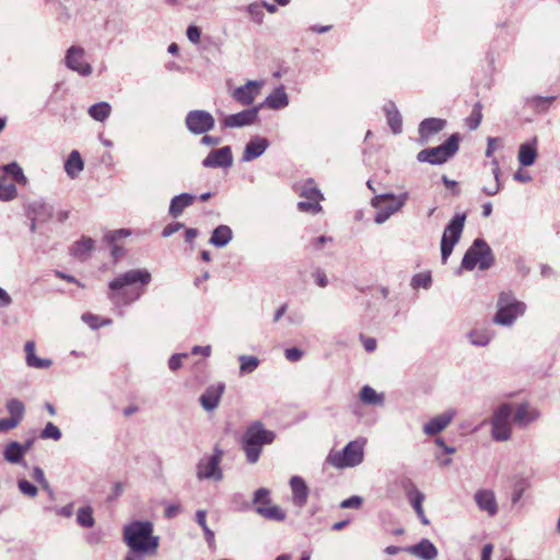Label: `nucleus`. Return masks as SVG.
Returning <instances> with one entry per match:
<instances>
[{"mask_svg":"<svg viewBox=\"0 0 560 560\" xmlns=\"http://www.w3.org/2000/svg\"><path fill=\"white\" fill-rule=\"evenodd\" d=\"M151 280L152 276L148 269H130L108 283V299L118 305H129L143 295L144 288Z\"/></svg>","mask_w":560,"mask_h":560,"instance_id":"obj_1","label":"nucleus"},{"mask_svg":"<svg viewBox=\"0 0 560 560\" xmlns=\"http://www.w3.org/2000/svg\"><path fill=\"white\" fill-rule=\"evenodd\" d=\"M154 526L150 521H133L122 528V540L132 552H155L159 537L153 535Z\"/></svg>","mask_w":560,"mask_h":560,"instance_id":"obj_2","label":"nucleus"},{"mask_svg":"<svg viewBox=\"0 0 560 560\" xmlns=\"http://www.w3.org/2000/svg\"><path fill=\"white\" fill-rule=\"evenodd\" d=\"M273 431L265 429L260 421L249 424L243 434L242 446L246 455V459L250 464L258 462L262 447L275 441Z\"/></svg>","mask_w":560,"mask_h":560,"instance_id":"obj_3","label":"nucleus"},{"mask_svg":"<svg viewBox=\"0 0 560 560\" xmlns=\"http://www.w3.org/2000/svg\"><path fill=\"white\" fill-rule=\"evenodd\" d=\"M366 438L350 441L341 451L330 452L327 462L337 469L352 468L362 464Z\"/></svg>","mask_w":560,"mask_h":560,"instance_id":"obj_4","label":"nucleus"},{"mask_svg":"<svg viewBox=\"0 0 560 560\" xmlns=\"http://www.w3.org/2000/svg\"><path fill=\"white\" fill-rule=\"evenodd\" d=\"M498 311L493 322L502 326H511L526 311L525 303L516 300L511 292H502L498 299Z\"/></svg>","mask_w":560,"mask_h":560,"instance_id":"obj_5","label":"nucleus"},{"mask_svg":"<svg viewBox=\"0 0 560 560\" xmlns=\"http://www.w3.org/2000/svg\"><path fill=\"white\" fill-rule=\"evenodd\" d=\"M459 140L458 133H453L442 144L421 150L417 154V160L432 165L443 164L458 151Z\"/></svg>","mask_w":560,"mask_h":560,"instance_id":"obj_6","label":"nucleus"},{"mask_svg":"<svg viewBox=\"0 0 560 560\" xmlns=\"http://www.w3.org/2000/svg\"><path fill=\"white\" fill-rule=\"evenodd\" d=\"M493 262L494 257L490 246L482 238H476L463 257L462 268L472 270L478 266L480 270H486Z\"/></svg>","mask_w":560,"mask_h":560,"instance_id":"obj_7","label":"nucleus"},{"mask_svg":"<svg viewBox=\"0 0 560 560\" xmlns=\"http://www.w3.org/2000/svg\"><path fill=\"white\" fill-rule=\"evenodd\" d=\"M408 192L398 196L394 194L376 195L371 200V206L377 209L374 221L376 224L385 223L394 213L398 212L406 203Z\"/></svg>","mask_w":560,"mask_h":560,"instance_id":"obj_8","label":"nucleus"},{"mask_svg":"<svg viewBox=\"0 0 560 560\" xmlns=\"http://www.w3.org/2000/svg\"><path fill=\"white\" fill-rule=\"evenodd\" d=\"M466 213H456L446 224L441 238V260L446 264L455 245L459 242L466 222Z\"/></svg>","mask_w":560,"mask_h":560,"instance_id":"obj_9","label":"nucleus"},{"mask_svg":"<svg viewBox=\"0 0 560 560\" xmlns=\"http://www.w3.org/2000/svg\"><path fill=\"white\" fill-rule=\"evenodd\" d=\"M513 408L510 404L500 405L493 412L491 419V434L493 440L504 442L511 439L512 425L511 417Z\"/></svg>","mask_w":560,"mask_h":560,"instance_id":"obj_10","label":"nucleus"},{"mask_svg":"<svg viewBox=\"0 0 560 560\" xmlns=\"http://www.w3.org/2000/svg\"><path fill=\"white\" fill-rule=\"evenodd\" d=\"M223 457V451L218 446L214 447L213 454L202 457L196 467V476L199 480L221 481L223 472L220 463Z\"/></svg>","mask_w":560,"mask_h":560,"instance_id":"obj_11","label":"nucleus"},{"mask_svg":"<svg viewBox=\"0 0 560 560\" xmlns=\"http://www.w3.org/2000/svg\"><path fill=\"white\" fill-rule=\"evenodd\" d=\"M215 120L213 116L202 109H195L187 113L185 118L186 128L192 135H205L213 129Z\"/></svg>","mask_w":560,"mask_h":560,"instance_id":"obj_12","label":"nucleus"},{"mask_svg":"<svg viewBox=\"0 0 560 560\" xmlns=\"http://www.w3.org/2000/svg\"><path fill=\"white\" fill-rule=\"evenodd\" d=\"M85 50L81 46H71L65 55V65L71 71L82 77H89L93 72L92 66L84 60Z\"/></svg>","mask_w":560,"mask_h":560,"instance_id":"obj_13","label":"nucleus"},{"mask_svg":"<svg viewBox=\"0 0 560 560\" xmlns=\"http://www.w3.org/2000/svg\"><path fill=\"white\" fill-rule=\"evenodd\" d=\"M201 164L206 168H229L233 164L232 149L229 145L214 149L202 160Z\"/></svg>","mask_w":560,"mask_h":560,"instance_id":"obj_14","label":"nucleus"},{"mask_svg":"<svg viewBox=\"0 0 560 560\" xmlns=\"http://www.w3.org/2000/svg\"><path fill=\"white\" fill-rule=\"evenodd\" d=\"M262 84V81L250 80L244 85L236 88L232 93V97L242 105H252L255 97L259 94Z\"/></svg>","mask_w":560,"mask_h":560,"instance_id":"obj_15","label":"nucleus"},{"mask_svg":"<svg viewBox=\"0 0 560 560\" xmlns=\"http://www.w3.org/2000/svg\"><path fill=\"white\" fill-rule=\"evenodd\" d=\"M258 107H252L237 114L229 115L223 119L222 125L224 128H241L249 126L258 118Z\"/></svg>","mask_w":560,"mask_h":560,"instance_id":"obj_16","label":"nucleus"},{"mask_svg":"<svg viewBox=\"0 0 560 560\" xmlns=\"http://www.w3.org/2000/svg\"><path fill=\"white\" fill-rule=\"evenodd\" d=\"M224 389L225 385L223 383L208 386L203 394L199 397L201 407L206 411H213L219 406Z\"/></svg>","mask_w":560,"mask_h":560,"instance_id":"obj_17","label":"nucleus"},{"mask_svg":"<svg viewBox=\"0 0 560 560\" xmlns=\"http://www.w3.org/2000/svg\"><path fill=\"white\" fill-rule=\"evenodd\" d=\"M454 417V410H447L443 413L433 417L423 425L424 434L432 436L442 432L450 425Z\"/></svg>","mask_w":560,"mask_h":560,"instance_id":"obj_18","label":"nucleus"},{"mask_svg":"<svg viewBox=\"0 0 560 560\" xmlns=\"http://www.w3.org/2000/svg\"><path fill=\"white\" fill-rule=\"evenodd\" d=\"M474 499L479 510L486 512L489 516H494L498 513V503L492 490H478Z\"/></svg>","mask_w":560,"mask_h":560,"instance_id":"obj_19","label":"nucleus"},{"mask_svg":"<svg viewBox=\"0 0 560 560\" xmlns=\"http://www.w3.org/2000/svg\"><path fill=\"white\" fill-rule=\"evenodd\" d=\"M268 147H269V141L266 138H262L259 136L252 138L245 145L242 161L250 162V161L261 156Z\"/></svg>","mask_w":560,"mask_h":560,"instance_id":"obj_20","label":"nucleus"},{"mask_svg":"<svg viewBox=\"0 0 560 560\" xmlns=\"http://www.w3.org/2000/svg\"><path fill=\"white\" fill-rule=\"evenodd\" d=\"M405 550L421 560H433L439 555L438 548L427 538L421 539L413 546L407 547Z\"/></svg>","mask_w":560,"mask_h":560,"instance_id":"obj_21","label":"nucleus"},{"mask_svg":"<svg viewBox=\"0 0 560 560\" xmlns=\"http://www.w3.org/2000/svg\"><path fill=\"white\" fill-rule=\"evenodd\" d=\"M446 125L444 119L427 118L419 125V136L421 143H427L429 139L440 132Z\"/></svg>","mask_w":560,"mask_h":560,"instance_id":"obj_22","label":"nucleus"},{"mask_svg":"<svg viewBox=\"0 0 560 560\" xmlns=\"http://www.w3.org/2000/svg\"><path fill=\"white\" fill-rule=\"evenodd\" d=\"M539 416L540 413L537 409L530 408L527 404H522L517 406L514 412L513 421L520 427H526L529 423L536 421Z\"/></svg>","mask_w":560,"mask_h":560,"instance_id":"obj_23","label":"nucleus"},{"mask_svg":"<svg viewBox=\"0 0 560 560\" xmlns=\"http://www.w3.org/2000/svg\"><path fill=\"white\" fill-rule=\"evenodd\" d=\"M290 486L293 493L294 504L300 508L304 506L308 497V488L305 481L299 476H293L290 479Z\"/></svg>","mask_w":560,"mask_h":560,"instance_id":"obj_24","label":"nucleus"},{"mask_svg":"<svg viewBox=\"0 0 560 560\" xmlns=\"http://www.w3.org/2000/svg\"><path fill=\"white\" fill-rule=\"evenodd\" d=\"M360 400L368 406L383 407L385 394L376 392L370 385H364L359 393Z\"/></svg>","mask_w":560,"mask_h":560,"instance_id":"obj_25","label":"nucleus"},{"mask_svg":"<svg viewBox=\"0 0 560 560\" xmlns=\"http://www.w3.org/2000/svg\"><path fill=\"white\" fill-rule=\"evenodd\" d=\"M194 200L195 196L187 192L173 197L170 203L168 213L173 218L179 217L183 213L184 209L189 207L194 202Z\"/></svg>","mask_w":560,"mask_h":560,"instance_id":"obj_26","label":"nucleus"},{"mask_svg":"<svg viewBox=\"0 0 560 560\" xmlns=\"http://www.w3.org/2000/svg\"><path fill=\"white\" fill-rule=\"evenodd\" d=\"M407 495L410 501V504L412 505V508H413L417 516L420 518L421 523L423 525H429L430 522H429L428 517L425 516L424 510L422 506V503L425 498L424 494L413 486L412 489L410 491H408Z\"/></svg>","mask_w":560,"mask_h":560,"instance_id":"obj_27","label":"nucleus"},{"mask_svg":"<svg viewBox=\"0 0 560 560\" xmlns=\"http://www.w3.org/2000/svg\"><path fill=\"white\" fill-rule=\"evenodd\" d=\"M94 248V241L90 237H82L70 247V254L80 260H85Z\"/></svg>","mask_w":560,"mask_h":560,"instance_id":"obj_28","label":"nucleus"},{"mask_svg":"<svg viewBox=\"0 0 560 560\" xmlns=\"http://www.w3.org/2000/svg\"><path fill=\"white\" fill-rule=\"evenodd\" d=\"M266 105L271 109H281L289 105L288 94L282 85L275 89L266 98Z\"/></svg>","mask_w":560,"mask_h":560,"instance_id":"obj_29","label":"nucleus"},{"mask_svg":"<svg viewBox=\"0 0 560 560\" xmlns=\"http://www.w3.org/2000/svg\"><path fill=\"white\" fill-rule=\"evenodd\" d=\"M84 162L79 153V151L73 150L69 154L66 163H65V171L67 175L74 179L79 176V174L83 171Z\"/></svg>","mask_w":560,"mask_h":560,"instance_id":"obj_30","label":"nucleus"},{"mask_svg":"<svg viewBox=\"0 0 560 560\" xmlns=\"http://www.w3.org/2000/svg\"><path fill=\"white\" fill-rule=\"evenodd\" d=\"M24 350L26 353V364L28 366L36 369H48L51 365V360L36 357L34 341H27L24 346Z\"/></svg>","mask_w":560,"mask_h":560,"instance_id":"obj_31","label":"nucleus"},{"mask_svg":"<svg viewBox=\"0 0 560 560\" xmlns=\"http://www.w3.org/2000/svg\"><path fill=\"white\" fill-rule=\"evenodd\" d=\"M232 230L228 225H219L213 230L209 243L215 247H224L232 241Z\"/></svg>","mask_w":560,"mask_h":560,"instance_id":"obj_32","label":"nucleus"},{"mask_svg":"<svg viewBox=\"0 0 560 560\" xmlns=\"http://www.w3.org/2000/svg\"><path fill=\"white\" fill-rule=\"evenodd\" d=\"M24 455L22 444L16 441L8 443L3 450V458L10 464H20Z\"/></svg>","mask_w":560,"mask_h":560,"instance_id":"obj_33","label":"nucleus"},{"mask_svg":"<svg viewBox=\"0 0 560 560\" xmlns=\"http://www.w3.org/2000/svg\"><path fill=\"white\" fill-rule=\"evenodd\" d=\"M535 140L533 143H523L520 147L518 151V162L522 166H530L535 163L537 158V149L535 145Z\"/></svg>","mask_w":560,"mask_h":560,"instance_id":"obj_34","label":"nucleus"},{"mask_svg":"<svg viewBox=\"0 0 560 560\" xmlns=\"http://www.w3.org/2000/svg\"><path fill=\"white\" fill-rule=\"evenodd\" d=\"M386 117H387V124L390 127L392 131L394 133H400L401 132V116L396 108V105L392 102L387 103L384 107Z\"/></svg>","mask_w":560,"mask_h":560,"instance_id":"obj_35","label":"nucleus"},{"mask_svg":"<svg viewBox=\"0 0 560 560\" xmlns=\"http://www.w3.org/2000/svg\"><path fill=\"white\" fill-rule=\"evenodd\" d=\"M256 512L264 518L270 520V521L281 522L285 518L284 511L278 505H271V506L258 505L256 508Z\"/></svg>","mask_w":560,"mask_h":560,"instance_id":"obj_36","label":"nucleus"},{"mask_svg":"<svg viewBox=\"0 0 560 560\" xmlns=\"http://www.w3.org/2000/svg\"><path fill=\"white\" fill-rule=\"evenodd\" d=\"M112 112V107L107 102H100L89 107V115L97 121L106 120Z\"/></svg>","mask_w":560,"mask_h":560,"instance_id":"obj_37","label":"nucleus"},{"mask_svg":"<svg viewBox=\"0 0 560 560\" xmlns=\"http://www.w3.org/2000/svg\"><path fill=\"white\" fill-rule=\"evenodd\" d=\"M469 342L477 347H486L491 341V334L486 329H472L467 334Z\"/></svg>","mask_w":560,"mask_h":560,"instance_id":"obj_38","label":"nucleus"},{"mask_svg":"<svg viewBox=\"0 0 560 560\" xmlns=\"http://www.w3.org/2000/svg\"><path fill=\"white\" fill-rule=\"evenodd\" d=\"M0 171H2L5 175H11L13 180L16 183V184H22V185H25L26 184V177L23 173V170L21 168V166L16 163V162H12V163H9V164H5L3 166L0 167Z\"/></svg>","mask_w":560,"mask_h":560,"instance_id":"obj_39","label":"nucleus"},{"mask_svg":"<svg viewBox=\"0 0 560 560\" xmlns=\"http://www.w3.org/2000/svg\"><path fill=\"white\" fill-rule=\"evenodd\" d=\"M300 196L308 199V200H322L323 195L320 190L316 187V184L313 179H307L302 184L300 188Z\"/></svg>","mask_w":560,"mask_h":560,"instance_id":"obj_40","label":"nucleus"},{"mask_svg":"<svg viewBox=\"0 0 560 560\" xmlns=\"http://www.w3.org/2000/svg\"><path fill=\"white\" fill-rule=\"evenodd\" d=\"M18 195V189L14 183L7 180L4 175H0V200L11 201Z\"/></svg>","mask_w":560,"mask_h":560,"instance_id":"obj_41","label":"nucleus"},{"mask_svg":"<svg viewBox=\"0 0 560 560\" xmlns=\"http://www.w3.org/2000/svg\"><path fill=\"white\" fill-rule=\"evenodd\" d=\"M5 407L10 413V418L16 419V422L21 423L25 413L24 404L20 399L12 398L7 401Z\"/></svg>","mask_w":560,"mask_h":560,"instance_id":"obj_42","label":"nucleus"},{"mask_svg":"<svg viewBox=\"0 0 560 560\" xmlns=\"http://www.w3.org/2000/svg\"><path fill=\"white\" fill-rule=\"evenodd\" d=\"M240 374H250L253 373L259 365V359L254 355H240Z\"/></svg>","mask_w":560,"mask_h":560,"instance_id":"obj_43","label":"nucleus"},{"mask_svg":"<svg viewBox=\"0 0 560 560\" xmlns=\"http://www.w3.org/2000/svg\"><path fill=\"white\" fill-rule=\"evenodd\" d=\"M491 164L493 166L492 174L494 176V182L489 186H483V188H482V191L488 196L497 195L501 188L500 178H499L500 177L499 162L497 159H493Z\"/></svg>","mask_w":560,"mask_h":560,"instance_id":"obj_44","label":"nucleus"},{"mask_svg":"<svg viewBox=\"0 0 560 560\" xmlns=\"http://www.w3.org/2000/svg\"><path fill=\"white\" fill-rule=\"evenodd\" d=\"M77 522L80 526L90 528L95 524V520L93 517V511L91 506H83L78 510L77 513Z\"/></svg>","mask_w":560,"mask_h":560,"instance_id":"obj_45","label":"nucleus"},{"mask_svg":"<svg viewBox=\"0 0 560 560\" xmlns=\"http://www.w3.org/2000/svg\"><path fill=\"white\" fill-rule=\"evenodd\" d=\"M246 12L250 16L252 21L258 25L264 23L265 12L264 4L260 2H253L246 7Z\"/></svg>","mask_w":560,"mask_h":560,"instance_id":"obj_46","label":"nucleus"},{"mask_svg":"<svg viewBox=\"0 0 560 560\" xmlns=\"http://www.w3.org/2000/svg\"><path fill=\"white\" fill-rule=\"evenodd\" d=\"M482 106L480 103H476L472 107L470 115L466 118V125L470 130H476L482 120Z\"/></svg>","mask_w":560,"mask_h":560,"instance_id":"obj_47","label":"nucleus"},{"mask_svg":"<svg viewBox=\"0 0 560 560\" xmlns=\"http://www.w3.org/2000/svg\"><path fill=\"white\" fill-rule=\"evenodd\" d=\"M40 438L44 440L51 439L54 441H59L61 439V431L52 422H48L43 429Z\"/></svg>","mask_w":560,"mask_h":560,"instance_id":"obj_48","label":"nucleus"},{"mask_svg":"<svg viewBox=\"0 0 560 560\" xmlns=\"http://www.w3.org/2000/svg\"><path fill=\"white\" fill-rule=\"evenodd\" d=\"M320 200H304L298 203V209L302 212L317 213L322 211Z\"/></svg>","mask_w":560,"mask_h":560,"instance_id":"obj_49","label":"nucleus"},{"mask_svg":"<svg viewBox=\"0 0 560 560\" xmlns=\"http://www.w3.org/2000/svg\"><path fill=\"white\" fill-rule=\"evenodd\" d=\"M270 491L267 488H259L254 493L253 504L268 505L270 503Z\"/></svg>","mask_w":560,"mask_h":560,"instance_id":"obj_50","label":"nucleus"},{"mask_svg":"<svg viewBox=\"0 0 560 560\" xmlns=\"http://www.w3.org/2000/svg\"><path fill=\"white\" fill-rule=\"evenodd\" d=\"M432 278L430 273H418L411 280V285L413 288H424L428 289L431 285Z\"/></svg>","mask_w":560,"mask_h":560,"instance_id":"obj_51","label":"nucleus"},{"mask_svg":"<svg viewBox=\"0 0 560 560\" xmlns=\"http://www.w3.org/2000/svg\"><path fill=\"white\" fill-rule=\"evenodd\" d=\"M18 487H19V490L23 494L31 497V498L36 497L38 493L37 487H35L33 483H31L30 481H27L25 479L19 480Z\"/></svg>","mask_w":560,"mask_h":560,"instance_id":"obj_52","label":"nucleus"},{"mask_svg":"<svg viewBox=\"0 0 560 560\" xmlns=\"http://www.w3.org/2000/svg\"><path fill=\"white\" fill-rule=\"evenodd\" d=\"M130 234L131 232L127 229L115 230L106 235V240L109 244H114L122 237H128Z\"/></svg>","mask_w":560,"mask_h":560,"instance_id":"obj_53","label":"nucleus"},{"mask_svg":"<svg viewBox=\"0 0 560 560\" xmlns=\"http://www.w3.org/2000/svg\"><path fill=\"white\" fill-rule=\"evenodd\" d=\"M188 357L187 353H176L168 359V369L173 372L182 368L183 359Z\"/></svg>","mask_w":560,"mask_h":560,"instance_id":"obj_54","label":"nucleus"},{"mask_svg":"<svg viewBox=\"0 0 560 560\" xmlns=\"http://www.w3.org/2000/svg\"><path fill=\"white\" fill-rule=\"evenodd\" d=\"M33 478L42 486L43 489L51 492L49 483L45 477V474L40 467H35L33 470Z\"/></svg>","mask_w":560,"mask_h":560,"instance_id":"obj_55","label":"nucleus"},{"mask_svg":"<svg viewBox=\"0 0 560 560\" xmlns=\"http://www.w3.org/2000/svg\"><path fill=\"white\" fill-rule=\"evenodd\" d=\"M362 498L359 495H352L340 503L342 509H359L362 504Z\"/></svg>","mask_w":560,"mask_h":560,"instance_id":"obj_56","label":"nucleus"},{"mask_svg":"<svg viewBox=\"0 0 560 560\" xmlns=\"http://www.w3.org/2000/svg\"><path fill=\"white\" fill-rule=\"evenodd\" d=\"M284 357L290 362H298L303 357V351L296 347L288 348L284 351Z\"/></svg>","mask_w":560,"mask_h":560,"instance_id":"obj_57","label":"nucleus"},{"mask_svg":"<svg viewBox=\"0 0 560 560\" xmlns=\"http://www.w3.org/2000/svg\"><path fill=\"white\" fill-rule=\"evenodd\" d=\"M186 35H187V38L192 44H197L200 40L201 31H200L199 27H197L195 25H190V26L187 27Z\"/></svg>","mask_w":560,"mask_h":560,"instance_id":"obj_58","label":"nucleus"},{"mask_svg":"<svg viewBox=\"0 0 560 560\" xmlns=\"http://www.w3.org/2000/svg\"><path fill=\"white\" fill-rule=\"evenodd\" d=\"M20 423L16 422V419L12 418H2L0 419V432H7L15 429Z\"/></svg>","mask_w":560,"mask_h":560,"instance_id":"obj_59","label":"nucleus"},{"mask_svg":"<svg viewBox=\"0 0 560 560\" xmlns=\"http://www.w3.org/2000/svg\"><path fill=\"white\" fill-rule=\"evenodd\" d=\"M124 492H125V483L121 481H116L113 485L112 493L108 495V500L113 501V500L119 498L120 495H122Z\"/></svg>","mask_w":560,"mask_h":560,"instance_id":"obj_60","label":"nucleus"},{"mask_svg":"<svg viewBox=\"0 0 560 560\" xmlns=\"http://www.w3.org/2000/svg\"><path fill=\"white\" fill-rule=\"evenodd\" d=\"M183 228H184V224L179 223V222L167 224L162 231V236L170 237L171 235L178 232Z\"/></svg>","mask_w":560,"mask_h":560,"instance_id":"obj_61","label":"nucleus"},{"mask_svg":"<svg viewBox=\"0 0 560 560\" xmlns=\"http://www.w3.org/2000/svg\"><path fill=\"white\" fill-rule=\"evenodd\" d=\"M313 278L315 279L316 283L320 287V288H325L327 287L328 284V279H327V276L325 273V271L320 270V269H316L313 273H312Z\"/></svg>","mask_w":560,"mask_h":560,"instance_id":"obj_62","label":"nucleus"},{"mask_svg":"<svg viewBox=\"0 0 560 560\" xmlns=\"http://www.w3.org/2000/svg\"><path fill=\"white\" fill-rule=\"evenodd\" d=\"M82 320L88 324L91 328L93 329H96L98 328L101 325L98 324V317L93 315V314H90V313H85L82 315Z\"/></svg>","mask_w":560,"mask_h":560,"instance_id":"obj_63","label":"nucleus"},{"mask_svg":"<svg viewBox=\"0 0 560 560\" xmlns=\"http://www.w3.org/2000/svg\"><path fill=\"white\" fill-rule=\"evenodd\" d=\"M222 139L220 137H213V136H208V135H205L201 139H200V143L202 145H207V147H215V145H219L221 143Z\"/></svg>","mask_w":560,"mask_h":560,"instance_id":"obj_64","label":"nucleus"}]
</instances>
